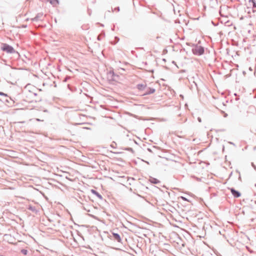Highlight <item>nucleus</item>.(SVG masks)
<instances>
[{"instance_id":"nucleus-1","label":"nucleus","mask_w":256,"mask_h":256,"mask_svg":"<svg viewBox=\"0 0 256 256\" xmlns=\"http://www.w3.org/2000/svg\"><path fill=\"white\" fill-rule=\"evenodd\" d=\"M192 48V52L194 55L200 56L202 55L204 52V47L199 46L198 44H194Z\"/></svg>"},{"instance_id":"nucleus-2","label":"nucleus","mask_w":256,"mask_h":256,"mask_svg":"<svg viewBox=\"0 0 256 256\" xmlns=\"http://www.w3.org/2000/svg\"><path fill=\"white\" fill-rule=\"evenodd\" d=\"M1 50L3 52L10 54L15 52V50L12 46L6 43H1Z\"/></svg>"},{"instance_id":"nucleus-3","label":"nucleus","mask_w":256,"mask_h":256,"mask_svg":"<svg viewBox=\"0 0 256 256\" xmlns=\"http://www.w3.org/2000/svg\"><path fill=\"white\" fill-rule=\"evenodd\" d=\"M108 78L110 80L116 81V78H118V76L116 74L114 70H110L108 73Z\"/></svg>"},{"instance_id":"nucleus-4","label":"nucleus","mask_w":256,"mask_h":256,"mask_svg":"<svg viewBox=\"0 0 256 256\" xmlns=\"http://www.w3.org/2000/svg\"><path fill=\"white\" fill-rule=\"evenodd\" d=\"M110 238L116 240L118 242H122L120 236L118 233L112 232V235H110Z\"/></svg>"},{"instance_id":"nucleus-5","label":"nucleus","mask_w":256,"mask_h":256,"mask_svg":"<svg viewBox=\"0 0 256 256\" xmlns=\"http://www.w3.org/2000/svg\"><path fill=\"white\" fill-rule=\"evenodd\" d=\"M230 190L234 198H238L241 196V193L239 191L235 190L234 188H230Z\"/></svg>"},{"instance_id":"nucleus-6","label":"nucleus","mask_w":256,"mask_h":256,"mask_svg":"<svg viewBox=\"0 0 256 256\" xmlns=\"http://www.w3.org/2000/svg\"><path fill=\"white\" fill-rule=\"evenodd\" d=\"M42 17L43 13L40 12L38 13L34 18H32V20L33 22L42 21Z\"/></svg>"},{"instance_id":"nucleus-7","label":"nucleus","mask_w":256,"mask_h":256,"mask_svg":"<svg viewBox=\"0 0 256 256\" xmlns=\"http://www.w3.org/2000/svg\"><path fill=\"white\" fill-rule=\"evenodd\" d=\"M156 92V89L152 88H146V92L142 94V96L149 95L154 93Z\"/></svg>"},{"instance_id":"nucleus-8","label":"nucleus","mask_w":256,"mask_h":256,"mask_svg":"<svg viewBox=\"0 0 256 256\" xmlns=\"http://www.w3.org/2000/svg\"><path fill=\"white\" fill-rule=\"evenodd\" d=\"M4 102L6 103H8L11 106L13 105L14 104V101L12 100L10 97H7L4 98Z\"/></svg>"},{"instance_id":"nucleus-9","label":"nucleus","mask_w":256,"mask_h":256,"mask_svg":"<svg viewBox=\"0 0 256 256\" xmlns=\"http://www.w3.org/2000/svg\"><path fill=\"white\" fill-rule=\"evenodd\" d=\"M90 192L93 194L95 195L100 200H102L103 198H102V196L99 192H98L96 190H94V189H92L90 190Z\"/></svg>"},{"instance_id":"nucleus-10","label":"nucleus","mask_w":256,"mask_h":256,"mask_svg":"<svg viewBox=\"0 0 256 256\" xmlns=\"http://www.w3.org/2000/svg\"><path fill=\"white\" fill-rule=\"evenodd\" d=\"M136 88L140 91H143L146 88V84H139L136 86Z\"/></svg>"},{"instance_id":"nucleus-11","label":"nucleus","mask_w":256,"mask_h":256,"mask_svg":"<svg viewBox=\"0 0 256 256\" xmlns=\"http://www.w3.org/2000/svg\"><path fill=\"white\" fill-rule=\"evenodd\" d=\"M149 182L154 184H158L160 182V181L158 180L152 176L150 177Z\"/></svg>"},{"instance_id":"nucleus-12","label":"nucleus","mask_w":256,"mask_h":256,"mask_svg":"<svg viewBox=\"0 0 256 256\" xmlns=\"http://www.w3.org/2000/svg\"><path fill=\"white\" fill-rule=\"evenodd\" d=\"M27 208L28 210L32 212H34L36 214H37L38 212V210H36V206H32L31 204L28 205V208Z\"/></svg>"},{"instance_id":"nucleus-13","label":"nucleus","mask_w":256,"mask_h":256,"mask_svg":"<svg viewBox=\"0 0 256 256\" xmlns=\"http://www.w3.org/2000/svg\"><path fill=\"white\" fill-rule=\"evenodd\" d=\"M26 94H28L30 98H32L34 96H37V94L34 92H32L30 90H28L27 94V92H26Z\"/></svg>"},{"instance_id":"nucleus-14","label":"nucleus","mask_w":256,"mask_h":256,"mask_svg":"<svg viewBox=\"0 0 256 256\" xmlns=\"http://www.w3.org/2000/svg\"><path fill=\"white\" fill-rule=\"evenodd\" d=\"M53 6H56L59 4L58 0H47Z\"/></svg>"},{"instance_id":"nucleus-15","label":"nucleus","mask_w":256,"mask_h":256,"mask_svg":"<svg viewBox=\"0 0 256 256\" xmlns=\"http://www.w3.org/2000/svg\"><path fill=\"white\" fill-rule=\"evenodd\" d=\"M68 88L72 92L76 90V87L72 86L70 84H68Z\"/></svg>"},{"instance_id":"nucleus-16","label":"nucleus","mask_w":256,"mask_h":256,"mask_svg":"<svg viewBox=\"0 0 256 256\" xmlns=\"http://www.w3.org/2000/svg\"><path fill=\"white\" fill-rule=\"evenodd\" d=\"M248 2L250 3H252L253 10H254V8H256V2L255 0H249Z\"/></svg>"},{"instance_id":"nucleus-17","label":"nucleus","mask_w":256,"mask_h":256,"mask_svg":"<svg viewBox=\"0 0 256 256\" xmlns=\"http://www.w3.org/2000/svg\"><path fill=\"white\" fill-rule=\"evenodd\" d=\"M12 54H13L14 55V57L17 59L20 57V54L16 50H15V52H12Z\"/></svg>"},{"instance_id":"nucleus-18","label":"nucleus","mask_w":256,"mask_h":256,"mask_svg":"<svg viewBox=\"0 0 256 256\" xmlns=\"http://www.w3.org/2000/svg\"><path fill=\"white\" fill-rule=\"evenodd\" d=\"M123 150L134 153V150L132 148H125Z\"/></svg>"},{"instance_id":"nucleus-19","label":"nucleus","mask_w":256,"mask_h":256,"mask_svg":"<svg viewBox=\"0 0 256 256\" xmlns=\"http://www.w3.org/2000/svg\"><path fill=\"white\" fill-rule=\"evenodd\" d=\"M20 252L24 255L26 256L28 254V251L26 249H22L20 250Z\"/></svg>"},{"instance_id":"nucleus-20","label":"nucleus","mask_w":256,"mask_h":256,"mask_svg":"<svg viewBox=\"0 0 256 256\" xmlns=\"http://www.w3.org/2000/svg\"><path fill=\"white\" fill-rule=\"evenodd\" d=\"M110 146L112 148H116V143L115 142H112Z\"/></svg>"},{"instance_id":"nucleus-21","label":"nucleus","mask_w":256,"mask_h":256,"mask_svg":"<svg viewBox=\"0 0 256 256\" xmlns=\"http://www.w3.org/2000/svg\"><path fill=\"white\" fill-rule=\"evenodd\" d=\"M178 198L182 199L184 201L190 202L189 200H188L187 198H186V197L183 196H180V197H178Z\"/></svg>"},{"instance_id":"nucleus-22","label":"nucleus","mask_w":256,"mask_h":256,"mask_svg":"<svg viewBox=\"0 0 256 256\" xmlns=\"http://www.w3.org/2000/svg\"><path fill=\"white\" fill-rule=\"evenodd\" d=\"M0 96H4L5 98L8 97V96L6 94H5L3 92H0Z\"/></svg>"},{"instance_id":"nucleus-23","label":"nucleus","mask_w":256,"mask_h":256,"mask_svg":"<svg viewBox=\"0 0 256 256\" xmlns=\"http://www.w3.org/2000/svg\"><path fill=\"white\" fill-rule=\"evenodd\" d=\"M114 10L118 12L120 10V8L119 6H117L114 8Z\"/></svg>"},{"instance_id":"nucleus-24","label":"nucleus","mask_w":256,"mask_h":256,"mask_svg":"<svg viewBox=\"0 0 256 256\" xmlns=\"http://www.w3.org/2000/svg\"><path fill=\"white\" fill-rule=\"evenodd\" d=\"M236 172L239 174L238 180L241 181V176L240 175V172L238 170H236Z\"/></svg>"},{"instance_id":"nucleus-25","label":"nucleus","mask_w":256,"mask_h":256,"mask_svg":"<svg viewBox=\"0 0 256 256\" xmlns=\"http://www.w3.org/2000/svg\"><path fill=\"white\" fill-rule=\"evenodd\" d=\"M222 113H223V114H224V118H226V117H227V116H228V114H226V113H225V112H224V111H222Z\"/></svg>"},{"instance_id":"nucleus-26","label":"nucleus","mask_w":256,"mask_h":256,"mask_svg":"<svg viewBox=\"0 0 256 256\" xmlns=\"http://www.w3.org/2000/svg\"><path fill=\"white\" fill-rule=\"evenodd\" d=\"M84 209L86 211V212H90V210L89 209H87V208H86V207H84Z\"/></svg>"},{"instance_id":"nucleus-27","label":"nucleus","mask_w":256,"mask_h":256,"mask_svg":"<svg viewBox=\"0 0 256 256\" xmlns=\"http://www.w3.org/2000/svg\"><path fill=\"white\" fill-rule=\"evenodd\" d=\"M97 40L99 41L101 40L102 38H101V37H100V36H98V37H97Z\"/></svg>"},{"instance_id":"nucleus-28","label":"nucleus","mask_w":256,"mask_h":256,"mask_svg":"<svg viewBox=\"0 0 256 256\" xmlns=\"http://www.w3.org/2000/svg\"><path fill=\"white\" fill-rule=\"evenodd\" d=\"M105 36V34H104V32H102L100 34V36Z\"/></svg>"},{"instance_id":"nucleus-29","label":"nucleus","mask_w":256,"mask_h":256,"mask_svg":"<svg viewBox=\"0 0 256 256\" xmlns=\"http://www.w3.org/2000/svg\"><path fill=\"white\" fill-rule=\"evenodd\" d=\"M198 120L200 122H202V120H201V118H198Z\"/></svg>"},{"instance_id":"nucleus-30","label":"nucleus","mask_w":256,"mask_h":256,"mask_svg":"<svg viewBox=\"0 0 256 256\" xmlns=\"http://www.w3.org/2000/svg\"><path fill=\"white\" fill-rule=\"evenodd\" d=\"M114 154H122V152H114Z\"/></svg>"},{"instance_id":"nucleus-31","label":"nucleus","mask_w":256,"mask_h":256,"mask_svg":"<svg viewBox=\"0 0 256 256\" xmlns=\"http://www.w3.org/2000/svg\"><path fill=\"white\" fill-rule=\"evenodd\" d=\"M88 198L91 201H92V202H94V200L92 199L91 198L90 196H88Z\"/></svg>"},{"instance_id":"nucleus-32","label":"nucleus","mask_w":256,"mask_h":256,"mask_svg":"<svg viewBox=\"0 0 256 256\" xmlns=\"http://www.w3.org/2000/svg\"><path fill=\"white\" fill-rule=\"evenodd\" d=\"M115 39H116V40H117V42H118V41L119 40H120V39H119V38H118V37H117V36H116V37H115Z\"/></svg>"},{"instance_id":"nucleus-33","label":"nucleus","mask_w":256,"mask_h":256,"mask_svg":"<svg viewBox=\"0 0 256 256\" xmlns=\"http://www.w3.org/2000/svg\"><path fill=\"white\" fill-rule=\"evenodd\" d=\"M240 20H244V17L242 16H241V17L240 18Z\"/></svg>"},{"instance_id":"nucleus-34","label":"nucleus","mask_w":256,"mask_h":256,"mask_svg":"<svg viewBox=\"0 0 256 256\" xmlns=\"http://www.w3.org/2000/svg\"><path fill=\"white\" fill-rule=\"evenodd\" d=\"M240 99L239 97H237L236 98V100H238Z\"/></svg>"},{"instance_id":"nucleus-35","label":"nucleus","mask_w":256,"mask_h":256,"mask_svg":"<svg viewBox=\"0 0 256 256\" xmlns=\"http://www.w3.org/2000/svg\"><path fill=\"white\" fill-rule=\"evenodd\" d=\"M229 143H230V144H232L234 145V143H233L232 142H229Z\"/></svg>"},{"instance_id":"nucleus-36","label":"nucleus","mask_w":256,"mask_h":256,"mask_svg":"<svg viewBox=\"0 0 256 256\" xmlns=\"http://www.w3.org/2000/svg\"><path fill=\"white\" fill-rule=\"evenodd\" d=\"M36 120L38 122L41 121V120L38 118H36Z\"/></svg>"},{"instance_id":"nucleus-37","label":"nucleus","mask_w":256,"mask_h":256,"mask_svg":"<svg viewBox=\"0 0 256 256\" xmlns=\"http://www.w3.org/2000/svg\"><path fill=\"white\" fill-rule=\"evenodd\" d=\"M162 61H164V62H166V60L165 58H163V59H162Z\"/></svg>"},{"instance_id":"nucleus-38","label":"nucleus","mask_w":256,"mask_h":256,"mask_svg":"<svg viewBox=\"0 0 256 256\" xmlns=\"http://www.w3.org/2000/svg\"><path fill=\"white\" fill-rule=\"evenodd\" d=\"M224 146H223V147H222V151H224Z\"/></svg>"},{"instance_id":"nucleus-39","label":"nucleus","mask_w":256,"mask_h":256,"mask_svg":"<svg viewBox=\"0 0 256 256\" xmlns=\"http://www.w3.org/2000/svg\"><path fill=\"white\" fill-rule=\"evenodd\" d=\"M212 24L214 26H216V24H214V23L212 21Z\"/></svg>"},{"instance_id":"nucleus-40","label":"nucleus","mask_w":256,"mask_h":256,"mask_svg":"<svg viewBox=\"0 0 256 256\" xmlns=\"http://www.w3.org/2000/svg\"><path fill=\"white\" fill-rule=\"evenodd\" d=\"M68 78H65V79H64V82H66V81L67 80V79H68Z\"/></svg>"},{"instance_id":"nucleus-41","label":"nucleus","mask_w":256,"mask_h":256,"mask_svg":"<svg viewBox=\"0 0 256 256\" xmlns=\"http://www.w3.org/2000/svg\"><path fill=\"white\" fill-rule=\"evenodd\" d=\"M224 130H220L219 131H221V132H224Z\"/></svg>"},{"instance_id":"nucleus-42","label":"nucleus","mask_w":256,"mask_h":256,"mask_svg":"<svg viewBox=\"0 0 256 256\" xmlns=\"http://www.w3.org/2000/svg\"><path fill=\"white\" fill-rule=\"evenodd\" d=\"M249 70H251V71L252 70V68L250 67L249 68Z\"/></svg>"},{"instance_id":"nucleus-43","label":"nucleus","mask_w":256,"mask_h":256,"mask_svg":"<svg viewBox=\"0 0 256 256\" xmlns=\"http://www.w3.org/2000/svg\"><path fill=\"white\" fill-rule=\"evenodd\" d=\"M148 151H150V152H151V150H150V148H148Z\"/></svg>"},{"instance_id":"nucleus-44","label":"nucleus","mask_w":256,"mask_h":256,"mask_svg":"<svg viewBox=\"0 0 256 256\" xmlns=\"http://www.w3.org/2000/svg\"><path fill=\"white\" fill-rule=\"evenodd\" d=\"M232 172L230 174V177L232 175Z\"/></svg>"},{"instance_id":"nucleus-45","label":"nucleus","mask_w":256,"mask_h":256,"mask_svg":"<svg viewBox=\"0 0 256 256\" xmlns=\"http://www.w3.org/2000/svg\"><path fill=\"white\" fill-rule=\"evenodd\" d=\"M253 10V12H256V10Z\"/></svg>"},{"instance_id":"nucleus-46","label":"nucleus","mask_w":256,"mask_h":256,"mask_svg":"<svg viewBox=\"0 0 256 256\" xmlns=\"http://www.w3.org/2000/svg\"><path fill=\"white\" fill-rule=\"evenodd\" d=\"M252 166H253L254 167V168H255V166H254V164H253V163H252Z\"/></svg>"},{"instance_id":"nucleus-47","label":"nucleus","mask_w":256,"mask_h":256,"mask_svg":"<svg viewBox=\"0 0 256 256\" xmlns=\"http://www.w3.org/2000/svg\"><path fill=\"white\" fill-rule=\"evenodd\" d=\"M89 216H92V217H94L92 215H91L90 214H89Z\"/></svg>"},{"instance_id":"nucleus-48","label":"nucleus","mask_w":256,"mask_h":256,"mask_svg":"<svg viewBox=\"0 0 256 256\" xmlns=\"http://www.w3.org/2000/svg\"><path fill=\"white\" fill-rule=\"evenodd\" d=\"M254 203L255 204H256V200H254Z\"/></svg>"},{"instance_id":"nucleus-49","label":"nucleus","mask_w":256,"mask_h":256,"mask_svg":"<svg viewBox=\"0 0 256 256\" xmlns=\"http://www.w3.org/2000/svg\"><path fill=\"white\" fill-rule=\"evenodd\" d=\"M172 63H173V64H175L174 61H173V62H172Z\"/></svg>"},{"instance_id":"nucleus-50","label":"nucleus","mask_w":256,"mask_h":256,"mask_svg":"<svg viewBox=\"0 0 256 256\" xmlns=\"http://www.w3.org/2000/svg\"><path fill=\"white\" fill-rule=\"evenodd\" d=\"M234 95L237 96V94H234Z\"/></svg>"}]
</instances>
